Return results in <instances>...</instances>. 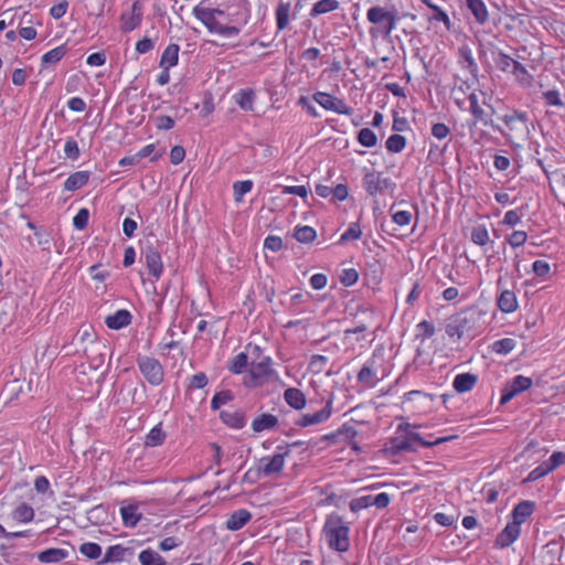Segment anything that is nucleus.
Listing matches in <instances>:
<instances>
[{"label":"nucleus","mask_w":565,"mask_h":565,"mask_svg":"<svg viewBox=\"0 0 565 565\" xmlns=\"http://www.w3.org/2000/svg\"><path fill=\"white\" fill-rule=\"evenodd\" d=\"M254 351L258 353L259 360H253L249 363L242 380L244 387L248 390L260 388L278 379L273 359L268 355H263L258 345L254 347Z\"/></svg>","instance_id":"1"},{"label":"nucleus","mask_w":565,"mask_h":565,"mask_svg":"<svg viewBox=\"0 0 565 565\" xmlns=\"http://www.w3.org/2000/svg\"><path fill=\"white\" fill-rule=\"evenodd\" d=\"M322 536L331 551L344 553L350 548V527L339 514L327 515Z\"/></svg>","instance_id":"2"},{"label":"nucleus","mask_w":565,"mask_h":565,"mask_svg":"<svg viewBox=\"0 0 565 565\" xmlns=\"http://www.w3.org/2000/svg\"><path fill=\"white\" fill-rule=\"evenodd\" d=\"M505 125L502 135L515 148H521L523 142L529 139L530 129L527 126V117L524 111L514 110L501 117Z\"/></svg>","instance_id":"3"},{"label":"nucleus","mask_w":565,"mask_h":565,"mask_svg":"<svg viewBox=\"0 0 565 565\" xmlns=\"http://www.w3.org/2000/svg\"><path fill=\"white\" fill-rule=\"evenodd\" d=\"M481 316L476 310H463L451 317L445 331L452 340H460L465 335L473 334L480 327Z\"/></svg>","instance_id":"4"},{"label":"nucleus","mask_w":565,"mask_h":565,"mask_svg":"<svg viewBox=\"0 0 565 565\" xmlns=\"http://www.w3.org/2000/svg\"><path fill=\"white\" fill-rule=\"evenodd\" d=\"M194 14L196 19L200 20L212 33H216L223 36H232L239 33L238 28L224 25L218 21L220 17L225 15L223 10L198 6L194 8Z\"/></svg>","instance_id":"5"},{"label":"nucleus","mask_w":565,"mask_h":565,"mask_svg":"<svg viewBox=\"0 0 565 565\" xmlns=\"http://www.w3.org/2000/svg\"><path fill=\"white\" fill-rule=\"evenodd\" d=\"M434 396L423 391H411L404 394L401 402L403 413L408 416H419L433 411Z\"/></svg>","instance_id":"6"},{"label":"nucleus","mask_w":565,"mask_h":565,"mask_svg":"<svg viewBox=\"0 0 565 565\" xmlns=\"http://www.w3.org/2000/svg\"><path fill=\"white\" fill-rule=\"evenodd\" d=\"M290 455L288 445L277 446L275 452L270 456H264L258 460L257 469L265 477L279 475L284 467L286 458Z\"/></svg>","instance_id":"7"},{"label":"nucleus","mask_w":565,"mask_h":565,"mask_svg":"<svg viewBox=\"0 0 565 565\" xmlns=\"http://www.w3.org/2000/svg\"><path fill=\"white\" fill-rule=\"evenodd\" d=\"M137 365L145 380L152 386H159L164 380V370L159 360L141 355L137 358Z\"/></svg>","instance_id":"8"},{"label":"nucleus","mask_w":565,"mask_h":565,"mask_svg":"<svg viewBox=\"0 0 565 565\" xmlns=\"http://www.w3.org/2000/svg\"><path fill=\"white\" fill-rule=\"evenodd\" d=\"M312 99L324 110L345 116H351L353 114L352 107H350L343 98H339L329 93L316 92L312 95Z\"/></svg>","instance_id":"9"},{"label":"nucleus","mask_w":565,"mask_h":565,"mask_svg":"<svg viewBox=\"0 0 565 565\" xmlns=\"http://www.w3.org/2000/svg\"><path fill=\"white\" fill-rule=\"evenodd\" d=\"M143 18V4L136 0L127 11H122L119 18L120 30L124 33L131 32L140 26Z\"/></svg>","instance_id":"10"},{"label":"nucleus","mask_w":565,"mask_h":565,"mask_svg":"<svg viewBox=\"0 0 565 565\" xmlns=\"http://www.w3.org/2000/svg\"><path fill=\"white\" fill-rule=\"evenodd\" d=\"M141 260L146 265L149 275L158 281L164 270L160 252L152 245H148L141 250Z\"/></svg>","instance_id":"11"},{"label":"nucleus","mask_w":565,"mask_h":565,"mask_svg":"<svg viewBox=\"0 0 565 565\" xmlns=\"http://www.w3.org/2000/svg\"><path fill=\"white\" fill-rule=\"evenodd\" d=\"M533 385V380L529 376L516 375L514 376L502 390L501 392V404H505L514 398L516 395L521 394L531 388Z\"/></svg>","instance_id":"12"},{"label":"nucleus","mask_w":565,"mask_h":565,"mask_svg":"<svg viewBox=\"0 0 565 565\" xmlns=\"http://www.w3.org/2000/svg\"><path fill=\"white\" fill-rule=\"evenodd\" d=\"M333 413V399L328 398L326 405L319 412L313 414H302L297 420L296 425L299 427H309L326 423Z\"/></svg>","instance_id":"13"},{"label":"nucleus","mask_w":565,"mask_h":565,"mask_svg":"<svg viewBox=\"0 0 565 565\" xmlns=\"http://www.w3.org/2000/svg\"><path fill=\"white\" fill-rule=\"evenodd\" d=\"M449 438H438L434 441H425L417 434H411L405 440H399L398 438L391 439V451H401V450H415V444H419L425 447H431L435 445H439Z\"/></svg>","instance_id":"14"},{"label":"nucleus","mask_w":565,"mask_h":565,"mask_svg":"<svg viewBox=\"0 0 565 565\" xmlns=\"http://www.w3.org/2000/svg\"><path fill=\"white\" fill-rule=\"evenodd\" d=\"M521 535V527L511 521L498 533L493 547L495 550H504L511 546Z\"/></svg>","instance_id":"15"},{"label":"nucleus","mask_w":565,"mask_h":565,"mask_svg":"<svg viewBox=\"0 0 565 565\" xmlns=\"http://www.w3.org/2000/svg\"><path fill=\"white\" fill-rule=\"evenodd\" d=\"M384 376V373L379 375L375 360H369L358 373V382L363 387H374L377 382Z\"/></svg>","instance_id":"16"},{"label":"nucleus","mask_w":565,"mask_h":565,"mask_svg":"<svg viewBox=\"0 0 565 565\" xmlns=\"http://www.w3.org/2000/svg\"><path fill=\"white\" fill-rule=\"evenodd\" d=\"M363 185L369 194L376 195L388 188V180L382 173L371 172L365 174Z\"/></svg>","instance_id":"17"},{"label":"nucleus","mask_w":565,"mask_h":565,"mask_svg":"<svg viewBox=\"0 0 565 565\" xmlns=\"http://www.w3.org/2000/svg\"><path fill=\"white\" fill-rule=\"evenodd\" d=\"M534 510L535 502L530 500L519 502L514 505L511 512V522L521 527V525L534 513Z\"/></svg>","instance_id":"18"},{"label":"nucleus","mask_w":565,"mask_h":565,"mask_svg":"<svg viewBox=\"0 0 565 565\" xmlns=\"http://www.w3.org/2000/svg\"><path fill=\"white\" fill-rule=\"evenodd\" d=\"M458 63L463 70H467L472 76H477L479 67L473 57L471 47L462 44L458 49Z\"/></svg>","instance_id":"19"},{"label":"nucleus","mask_w":565,"mask_h":565,"mask_svg":"<svg viewBox=\"0 0 565 565\" xmlns=\"http://www.w3.org/2000/svg\"><path fill=\"white\" fill-rule=\"evenodd\" d=\"M276 28L278 32L288 28L291 20V2L279 0L275 9Z\"/></svg>","instance_id":"20"},{"label":"nucleus","mask_w":565,"mask_h":565,"mask_svg":"<svg viewBox=\"0 0 565 565\" xmlns=\"http://www.w3.org/2000/svg\"><path fill=\"white\" fill-rule=\"evenodd\" d=\"M469 99V111L473 117V124H482L488 126L491 121L490 115L484 110V108L479 103L478 95L476 93H471L468 96Z\"/></svg>","instance_id":"21"},{"label":"nucleus","mask_w":565,"mask_h":565,"mask_svg":"<svg viewBox=\"0 0 565 565\" xmlns=\"http://www.w3.org/2000/svg\"><path fill=\"white\" fill-rule=\"evenodd\" d=\"M131 313L127 309H119L105 319V324L111 330L122 329L131 323Z\"/></svg>","instance_id":"22"},{"label":"nucleus","mask_w":565,"mask_h":565,"mask_svg":"<svg viewBox=\"0 0 565 565\" xmlns=\"http://www.w3.org/2000/svg\"><path fill=\"white\" fill-rule=\"evenodd\" d=\"M478 382V376L472 373L457 374L452 381V387L457 393H467L475 388Z\"/></svg>","instance_id":"23"},{"label":"nucleus","mask_w":565,"mask_h":565,"mask_svg":"<svg viewBox=\"0 0 565 565\" xmlns=\"http://www.w3.org/2000/svg\"><path fill=\"white\" fill-rule=\"evenodd\" d=\"M90 178V172L87 170H81L73 172L68 175V178L65 180L63 186L65 191L74 192L76 190L82 189L85 186Z\"/></svg>","instance_id":"24"},{"label":"nucleus","mask_w":565,"mask_h":565,"mask_svg":"<svg viewBox=\"0 0 565 565\" xmlns=\"http://www.w3.org/2000/svg\"><path fill=\"white\" fill-rule=\"evenodd\" d=\"M232 98L243 111L254 110L256 95L252 88L238 89Z\"/></svg>","instance_id":"25"},{"label":"nucleus","mask_w":565,"mask_h":565,"mask_svg":"<svg viewBox=\"0 0 565 565\" xmlns=\"http://www.w3.org/2000/svg\"><path fill=\"white\" fill-rule=\"evenodd\" d=\"M498 308L503 313H513L519 308L518 298L512 290H502L497 300Z\"/></svg>","instance_id":"26"},{"label":"nucleus","mask_w":565,"mask_h":565,"mask_svg":"<svg viewBox=\"0 0 565 565\" xmlns=\"http://www.w3.org/2000/svg\"><path fill=\"white\" fill-rule=\"evenodd\" d=\"M278 425V418L277 416L264 413L258 416H256L252 422V429L255 433H262L265 430L274 429Z\"/></svg>","instance_id":"27"},{"label":"nucleus","mask_w":565,"mask_h":565,"mask_svg":"<svg viewBox=\"0 0 565 565\" xmlns=\"http://www.w3.org/2000/svg\"><path fill=\"white\" fill-rule=\"evenodd\" d=\"M252 519V514L246 509H239L234 511L226 520V529L231 531L241 530Z\"/></svg>","instance_id":"28"},{"label":"nucleus","mask_w":565,"mask_h":565,"mask_svg":"<svg viewBox=\"0 0 565 565\" xmlns=\"http://www.w3.org/2000/svg\"><path fill=\"white\" fill-rule=\"evenodd\" d=\"M180 46L175 43H170L162 52L159 66L161 68H171L179 63Z\"/></svg>","instance_id":"29"},{"label":"nucleus","mask_w":565,"mask_h":565,"mask_svg":"<svg viewBox=\"0 0 565 565\" xmlns=\"http://www.w3.org/2000/svg\"><path fill=\"white\" fill-rule=\"evenodd\" d=\"M285 402L294 409L301 411L306 407L305 394L296 387H289L284 392Z\"/></svg>","instance_id":"30"},{"label":"nucleus","mask_w":565,"mask_h":565,"mask_svg":"<svg viewBox=\"0 0 565 565\" xmlns=\"http://www.w3.org/2000/svg\"><path fill=\"white\" fill-rule=\"evenodd\" d=\"M67 53L66 44H61L41 56V67L46 68L57 64Z\"/></svg>","instance_id":"31"},{"label":"nucleus","mask_w":565,"mask_h":565,"mask_svg":"<svg viewBox=\"0 0 565 565\" xmlns=\"http://www.w3.org/2000/svg\"><path fill=\"white\" fill-rule=\"evenodd\" d=\"M68 553L64 548L52 547L38 553L36 557L41 563L55 564L64 561Z\"/></svg>","instance_id":"32"},{"label":"nucleus","mask_w":565,"mask_h":565,"mask_svg":"<svg viewBox=\"0 0 565 565\" xmlns=\"http://www.w3.org/2000/svg\"><path fill=\"white\" fill-rule=\"evenodd\" d=\"M249 363L247 353L239 352L228 360L227 370L234 375L245 374Z\"/></svg>","instance_id":"33"},{"label":"nucleus","mask_w":565,"mask_h":565,"mask_svg":"<svg viewBox=\"0 0 565 565\" xmlns=\"http://www.w3.org/2000/svg\"><path fill=\"white\" fill-rule=\"evenodd\" d=\"M120 516L125 526L135 527L142 515L136 504H129L120 508Z\"/></svg>","instance_id":"34"},{"label":"nucleus","mask_w":565,"mask_h":565,"mask_svg":"<svg viewBox=\"0 0 565 565\" xmlns=\"http://www.w3.org/2000/svg\"><path fill=\"white\" fill-rule=\"evenodd\" d=\"M220 417L231 428L241 429L246 424L245 416L239 411H222Z\"/></svg>","instance_id":"35"},{"label":"nucleus","mask_w":565,"mask_h":565,"mask_svg":"<svg viewBox=\"0 0 565 565\" xmlns=\"http://www.w3.org/2000/svg\"><path fill=\"white\" fill-rule=\"evenodd\" d=\"M468 9L473 14L478 23L484 24L489 19L488 9L483 0H465Z\"/></svg>","instance_id":"36"},{"label":"nucleus","mask_w":565,"mask_h":565,"mask_svg":"<svg viewBox=\"0 0 565 565\" xmlns=\"http://www.w3.org/2000/svg\"><path fill=\"white\" fill-rule=\"evenodd\" d=\"M127 548L121 546L120 544L111 545L107 548L103 558L97 562L98 565H104L108 563H117L121 562L125 558Z\"/></svg>","instance_id":"37"},{"label":"nucleus","mask_w":565,"mask_h":565,"mask_svg":"<svg viewBox=\"0 0 565 565\" xmlns=\"http://www.w3.org/2000/svg\"><path fill=\"white\" fill-rule=\"evenodd\" d=\"M167 438L166 431L161 427V423L152 427L145 437L146 447H158L164 444Z\"/></svg>","instance_id":"38"},{"label":"nucleus","mask_w":565,"mask_h":565,"mask_svg":"<svg viewBox=\"0 0 565 565\" xmlns=\"http://www.w3.org/2000/svg\"><path fill=\"white\" fill-rule=\"evenodd\" d=\"M34 515H35L34 509L26 503L19 504L11 512L12 520L18 523H30L31 521H33Z\"/></svg>","instance_id":"39"},{"label":"nucleus","mask_w":565,"mask_h":565,"mask_svg":"<svg viewBox=\"0 0 565 565\" xmlns=\"http://www.w3.org/2000/svg\"><path fill=\"white\" fill-rule=\"evenodd\" d=\"M339 6L338 0H319L312 6L310 17L317 18L318 15L335 11L339 9Z\"/></svg>","instance_id":"40"},{"label":"nucleus","mask_w":565,"mask_h":565,"mask_svg":"<svg viewBox=\"0 0 565 565\" xmlns=\"http://www.w3.org/2000/svg\"><path fill=\"white\" fill-rule=\"evenodd\" d=\"M519 85L522 87H531L534 82V77L532 74L529 73V71L525 68L523 64L518 62L514 66V68L511 72Z\"/></svg>","instance_id":"41"},{"label":"nucleus","mask_w":565,"mask_h":565,"mask_svg":"<svg viewBox=\"0 0 565 565\" xmlns=\"http://www.w3.org/2000/svg\"><path fill=\"white\" fill-rule=\"evenodd\" d=\"M138 559L141 565H166L164 558L152 548H146L139 553Z\"/></svg>","instance_id":"42"},{"label":"nucleus","mask_w":565,"mask_h":565,"mask_svg":"<svg viewBox=\"0 0 565 565\" xmlns=\"http://www.w3.org/2000/svg\"><path fill=\"white\" fill-rule=\"evenodd\" d=\"M367 21L372 24H381L388 21V9L383 7H372L366 13Z\"/></svg>","instance_id":"43"},{"label":"nucleus","mask_w":565,"mask_h":565,"mask_svg":"<svg viewBox=\"0 0 565 565\" xmlns=\"http://www.w3.org/2000/svg\"><path fill=\"white\" fill-rule=\"evenodd\" d=\"M63 152L65 158L68 160L76 161L79 159L81 150L78 147V142L74 137L68 136L65 138Z\"/></svg>","instance_id":"44"},{"label":"nucleus","mask_w":565,"mask_h":565,"mask_svg":"<svg viewBox=\"0 0 565 565\" xmlns=\"http://www.w3.org/2000/svg\"><path fill=\"white\" fill-rule=\"evenodd\" d=\"M253 181L252 180H243V181H235L233 183V195L234 201L236 203H239L243 201L244 195L249 193L253 189Z\"/></svg>","instance_id":"45"},{"label":"nucleus","mask_w":565,"mask_h":565,"mask_svg":"<svg viewBox=\"0 0 565 565\" xmlns=\"http://www.w3.org/2000/svg\"><path fill=\"white\" fill-rule=\"evenodd\" d=\"M471 241L478 246H486L490 242V235L484 224L472 227Z\"/></svg>","instance_id":"46"},{"label":"nucleus","mask_w":565,"mask_h":565,"mask_svg":"<svg viewBox=\"0 0 565 565\" xmlns=\"http://www.w3.org/2000/svg\"><path fill=\"white\" fill-rule=\"evenodd\" d=\"M78 551L88 559H98L102 556V546L95 542H85L81 544Z\"/></svg>","instance_id":"47"},{"label":"nucleus","mask_w":565,"mask_h":565,"mask_svg":"<svg viewBox=\"0 0 565 565\" xmlns=\"http://www.w3.org/2000/svg\"><path fill=\"white\" fill-rule=\"evenodd\" d=\"M542 554L544 558L548 557L546 565H556L555 562L561 558L558 544L555 541L548 542L543 546Z\"/></svg>","instance_id":"48"},{"label":"nucleus","mask_w":565,"mask_h":565,"mask_svg":"<svg viewBox=\"0 0 565 565\" xmlns=\"http://www.w3.org/2000/svg\"><path fill=\"white\" fill-rule=\"evenodd\" d=\"M518 62L503 52H498L494 56L495 66L502 72L511 73Z\"/></svg>","instance_id":"49"},{"label":"nucleus","mask_w":565,"mask_h":565,"mask_svg":"<svg viewBox=\"0 0 565 565\" xmlns=\"http://www.w3.org/2000/svg\"><path fill=\"white\" fill-rule=\"evenodd\" d=\"M516 342L512 338H503L492 343L493 352L507 355L514 350Z\"/></svg>","instance_id":"50"},{"label":"nucleus","mask_w":565,"mask_h":565,"mask_svg":"<svg viewBox=\"0 0 565 565\" xmlns=\"http://www.w3.org/2000/svg\"><path fill=\"white\" fill-rule=\"evenodd\" d=\"M294 236L300 243H311L316 239L317 232L313 227L305 225L297 227Z\"/></svg>","instance_id":"51"},{"label":"nucleus","mask_w":565,"mask_h":565,"mask_svg":"<svg viewBox=\"0 0 565 565\" xmlns=\"http://www.w3.org/2000/svg\"><path fill=\"white\" fill-rule=\"evenodd\" d=\"M523 215H524V213L521 212L520 209L509 210L505 212L500 224L503 226H508V227H514L515 225H518L521 222Z\"/></svg>","instance_id":"52"},{"label":"nucleus","mask_w":565,"mask_h":565,"mask_svg":"<svg viewBox=\"0 0 565 565\" xmlns=\"http://www.w3.org/2000/svg\"><path fill=\"white\" fill-rule=\"evenodd\" d=\"M328 362V356L321 354H313L309 361V370L315 374H320L324 372Z\"/></svg>","instance_id":"53"},{"label":"nucleus","mask_w":565,"mask_h":565,"mask_svg":"<svg viewBox=\"0 0 565 565\" xmlns=\"http://www.w3.org/2000/svg\"><path fill=\"white\" fill-rule=\"evenodd\" d=\"M233 395L231 391L224 390L221 392H217L213 395L211 399V408L213 411L220 409L223 405L227 404L230 401H232Z\"/></svg>","instance_id":"54"},{"label":"nucleus","mask_w":565,"mask_h":565,"mask_svg":"<svg viewBox=\"0 0 565 565\" xmlns=\"http://www.w3.org/2000/svg\"><path fill=\"white\" fill-rule=\"evenodd\" d=\"M359 142L367 148L374 147L377 142L375 132L370 128H362L358 135Z\"/></svg>","instance_id":"55"},{"label":"nucleus","mask_w":565,"mask_h":565,"mask_svg":"<svg viewBox=\"0 0 565 565\" xmlns=\"http://www.w3.org/2000/svg\"><path fill=\"white\" fill-rule=\"evenodd\" d=\"M362 231L360 224L354 222L349 225V227L342 233L340 237V243H347L351 241H356L361 237Z\"/></svg>","instance_id":"56"},{"label":"nucleus","mask_w":565,"mask_h":565,"mask_svg":"<svg viewBox=\"0 0 565 565\" xmlns=\"http://www.w3.org/2000/svg\"><path fill=\"white\" fill-rule=\"evenodd\" d=\"M154 150H156V143L146 145L137 151L136 157L138 160L146 158V157H151L150 160L152 162H156L163 154L164 150H162L161 152H158V153H153Z\"/></svg>","instance_id":"57"},{"label":"nucleus","mask_w":565,"mask_h":565,"mask_svg":"<svg viewBox=\"0 0 565 565\" xmlns=\"http://www.w3.org/2000/svg\"><path fill=\"white\" fill-rule=\"evenodd\" d=\"M188 381H189V384H188L189 390H201V388H204L209 383V379L204 372H198V373L193 374L192 376H190L188 379Z\"/></svg>","instance_id":"58"},{"label":"nucleus","mask_w":565,"mask_h":565,"mask_svg":"<svg viewBox=\"0 0 565 565\" xmlns=\"http://www.w3.org/2000/svg\"><path fill=\"white\" fill-rule=\"evenodd\" d=\"M527 241V233L525 231H513L508 237L507 243L512 248L523 246Z\"/></svg>","instance_id":"59"},{"label":"nucleus","mask_w":565,"mask_h":565,"mask_svg":"<svg viewBox=\"0 0 565 565\" xmlns=\"http://www.w3.org/2000/svg\"><path fill=\"white\" fill-rule=\"evenodd\" d=\"M417 337L422 338V340L430 339L435 334V327L431 322L427 320L420 321L416 326Z\"/></svg>","instance_id":"60"},{"label":"nucleus","mask_w":565,"mask_h":565,"mask_svg":"<svg viewBox=\"0 0 565 565\" xmlns=\"http://www.w3.org/2000/svg\"><path fill=\"white\" fill-rule=\"evenodd\" d=\"M548 473H551V470L547 467V465L543 461L527 475V477L524 479V482H534L547 476Z\"/></svg>","instance_id":"61"},{"label":"nucleus","mask_w":565,"mask_h":565,"mask_svg":"<svg viewBox=\"0 0 565 565\" xmlns=\"http://www.w3.org/2000/svg\"><path fill=\"white\" fill-rule=\"evenodd\" d=\"M339 278L342 285L350 287L358 281L359 273L354 268H347L342 270Z\"/></svg>","instance_id":"62"},{"label":"nucleus","mask_w":565,"mask_h":565,"mask_svg":"<svg viewBox=\"0 0 565 565\" xmlns=\"http://www.w3.org/2000/svg\"><path fill=\"white\" fill-rule=\"evenodd\" d=\"M89 212L87 209L83 207L78 210L76 215L73 217V225L76 230H84L88 225Z\"/></svg>","instance_id":"63"},{"label":"nucleus","mask_w":565,"mask_h":565,"mask_svg":"<svg viewBox=\"0 0 565 565\" xmlns=\"http://www.w3.org/2000/svg\"><path fill=\"white\" fill-rule=\"evenodd\" d=\"M550 468L551 472L557 469L558 467L565 465V452L563 451H554L551 457L544 461Z\"/></svg>","instance_id":"64"}]
</instances>
